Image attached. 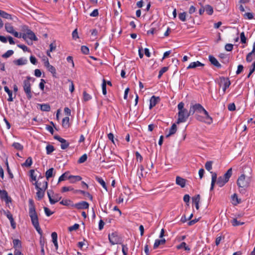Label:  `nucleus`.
<instances>
[{"instance_id": "nucleus-54", "label": "nucleus", "mask_w": 255, "mask_h": 255, "mask_svg": "<svg viewBox=\"0 0 255 255\" xmlns=\"http://www.w3.org/2000/svg\"><path fill=\"white\" fill-rule=\"evenodd\" d=\"M68 82H69L70 83V86H69V90L72 93L74 92V84H73V82L72 81H71V80L70 79H68Z\"/></svg>"}, {"instance_id": "nucleus-15", "label": "nucleus", "mask_w": 255, "mask_h": 255, "mask_svg": "<svg viewBox=\"0 0 255 255\" xmlns=\"http://www.w3.org/2000/svg\"><path fill=\"white\" fill-rule=\"evenodd\" d=\"M209 60L211 62V63L218 68H221L222 65L218 62L217 59L213 55H210L209 56Z\"/></svg>"}, {"instance_id": "nucleus-23", "label": "nucleus", "mask_w": 255, "mask_h": 255, "mask_svg": "<svg viewBox=\"0 0 255 255\" xmlns=\"http://www.w3.org/2000/svg\"><path fill=\"white\" fill-rule=\"evenodd\" d=\"M175 133V123H173L169 129L168 133H166L165 137L168 138L172 134Z\"/></svg>"}, {"instance_id": "nucleus-62", "label": "nucleus", "mask_w": 255, "mask_h": 255, "mask_svg": "<svg viewBox=\"0 0 255 255\" xmlns=\"http://www.w3.org/2000/svg\"><path fill=\"white\" fill-rule=\"evenodd\" d=\"M81 51L84 54H87L89 53V48L87 46H82L81 47Z\"/></svg>"}, {"instance_id": "nucleus-32", "label": "nucleus", "mask_w": 255, "mask_h": 255, "mask_svg": "<svg viewBox=\"0 0 255 255\" xmlns=\"http://www.w3.org/2000/svg\"><path fill=\"white\" fill-rule=\"evenodd\" d=\"M96 179L107 191V186L104 180L98 176L96 177Z\"/></svg>"}, {"instance_id": "nucleus-21", "label": "nucleus", "mask_w": 255, "mask_h": 255, "mask_svg": "<svg viewBox=\"0 0 255 255\" xmlns=\"http://www.w3.org/2000/svg\"><path fill=\"white\" fill-rule=\"evenodd\" d=\"M27 34L28 38L29 39H30V40H34V41L38 40V39L36 37V36H35L34 33L33 32H32L31 30L28 29L27 30Z\"/></svg>"}, {"instance_id": "nucleus-20", "label": "nucleus", "mask_w": 255, "mask_h": 255, "mask_svg": "<svg viewBox=\"0 0 255 255\" xmlns=\"http://www.w3.org/2000/svg\"><path fill=\"white\" fill-rule=\"evenodd\" d=\"M204 65V64L201 63L200 62L197 61L196 62H191L189 66L187 67V69H192L195 68L199 66H203Z\"/></svg>"}, {"instance_id": "nucleus-1", "label": "nucleus", "mask_w": 255, "mask_h": 255, "mask_svg": "<svg viewBox=\"0 0 255 255\" xmlns=\"http://www.w3.org/2000/svg\"><path fill=\"white\" fill-rule=\"evenodd\" d=\"M244 173L238 178L237 184L241 193H244L246 190L250 186L252 179L253 170L250 166H245L243 169Z\"/></svg>"}, {"instance_id": "nucleus-53", "label": "nucleus", "mask_w": 255, "mask_h": 255, "mask_svg": "<svg viewBox=\"0 0 255 255\" xmlns=\"http://www.w3.org/2000/svg\"><path fill=\"white\" fill-rule=\"evenodd\" d=\"M168 70L167 67H163L159 72V75L158 76V78L159 79L161 77V76L163 75L164 73L166 72Z\"/></svg>"}, {"instance_id": "nucleus-40", "label": "nucleus", "mask_w": 255, "mask_h": 255, "mask_svg": "<svg viewBox=\"0 0 255 255\" xmlns=\"http://www.w3.org/2000/svg\"><path fill=\"white\" fill-rule=\"evenodd\" d=\"M46 153L47 154H50L54 150V147L52 145H48L46 147Z\"/></svg>"}, {"instance_id": "nucleus-31", "label": "nucleus", "mask_w": 255, "mask_h": 255, "mask_svg": "<svg viewBox=\"0 0 255 255\" xmlns=\"http://www.w3.org/2000/svg\"><path fill=\"white\" fill-rule=\"evenodd\" d=\"M232 200H233V204L234 205H237L238 204H240L241 202V199H239L237 195L235 193L232 196Z\"/></svg>"}, {"instance_id": "nucleus-48", "label": "nucleus", "mask_w": 255, "mask_h": 255, "mask_svg": "<svg viewBox=\"0 0 255 255\" xmlns=\"http://www.w3.org/2000/svg\"><path fill=\"white\" fill-rule=\"evenodd\" d=\"M179 18L182 21H185L186 20V13L185 12L180 13L178 15Z\"/></svg>"}, {"instance_id": "nucleus-24", "label": "nucleus", "mask_w": 255, "mask_h": 255, "mask_svg": "<svg viewBox=\"0 0 255 255\" xmlns=\"http://www.w3.org/2000/svg\"><path fill=\"white\" fill-rule=\"evenodd\" d=\"M5 29L7 32L10 34L14 31L13 26L9 23L5 24Z\"/></svg>"}, {"instance_id": "nucleus-10", "label": "nucleus", "mask_w": 255, "mask_h": 255, "mask_svg": "<svg viewBox=\"0 0 255 255\" xmlns=\"http://www.w3.org/2000/svg\"><path fill=\"white\" fill-rule=\"evenodd\" d=\"M51 192H52V191H48L47 195L49 199L50 203L51 204H54L55 203L59 201L61 199V197L59 196V195L58 194H53L52 196H51Z\"/></svg>"}, {"instance_id": "nucleus-63", "label": "nucleus", "mask_w": 255, "mask_h": 255, "mask_svg": "<svg viewBox=\"0 0 255 255\" xmlns=\"http://www.w3.org/2000/svg\"><path fill=\"white\" fill-rule=\"evenodd\" d=\"M244 69V67L242 65H239L238 66V69H237V70L236 71V74L237 75L240 74L243 70Z\"/></svg>"}, {"instance_id": "nucleus-6", "label": "nucleus", "mask_w": 255, "mask_h": 255, "mask_svg": "<svg viewBox=\"0 0 255 255\" xmlns=\"http://www.w3.org/2000/svg\"><path fill=\"white\" fill-rule=\"evenodd\" d=\"M31 79V77L27 76L26 79L23 81V90L26 94L27 98L29 100L32 98L31 84L30 83V80Z\"/></svg>"}, {"instance_id": "nucleus-58", "label": "nucleus", "mask_w": 255, "mask_h": 255, "mask_svg": "<svg viewBox=\"0 0 255 255\" xmlns=\"http://www.w3.org/2000/svg\"><path fill=\"white\" fill-rule=\"evenodd\" d=\"M228 109L230 111H234L236 110L235 104L233 103L230 104L228 106Z\"/></svg>"}, {"instance_id": "nucleus-5", "label": "nucleus", "mask_w": 255, "mask_h": 255, "mask_svg": "<svg viewBox=\"0 0 255 255\" xmlns=\"http://www.w3.org/2000/svg\"><path fill=\"white\" fill-rule=\"evenodd\" d=\"M34 184L35 188L37 189L36 196L38 200H41L44 196L45 190L47 188L48 183L47 181H43L42 187H39L38 182H35Z\"/></svg>"}, {"instance_id": "nucleus-22", "label": "nucleus", "mask_w": 255, "mask_h": 255, "mask_svg": "<svg viewBox=\"0 0 255 255\" xmlns=\"http://www.w3.org/2000/svg\"><path fill=\"white\" fill-rule=\"evenodd\" d=\"M165 240L162 239L161 240H156L153 245V249H157L160 245H164L165 243Z\"/></svg>"}, {"instance_id": "nucleus-61", "label": "nucleus", "mask_w": 255, "mask_h": 255, "mask_svg": "<svg viewBox=\"0 0 255 255\" xmlns=\"http://www.w3.org/2000/svg\"><path fill=\"white\" fill-rule=\"evenodd\" d=\"M43 181H45L44 180L43 177L39 176V177L38 178V181H36L35 182H38V185L39 186V187H40V186L42 187L43 186Z\"/></svg>"}, {"instance_id": "nucleus-29", "label": "nucleus", "mask_w": 255, "mask_h": 255, "mask_svg": "<svg viewBox=\"0 0 255 255\" xmlns=\"http://www.w3.org/2000/svg\"><path fill=\"white\" fill-rule=\"evenodd\" d=\"M13 247L15 250L20 249L21 247V242L18 239H14L13 240Z\"/></svg>"}, {"instance_id": "nucleus-33", "label": "nucleus", "mask_w": 255, "mask_h": 255, "mask_svg": "<svg viewBox=\"0 0 255 255\" xmlns=\"http://www.w3.org/2000/svg\"><path fill=\"white\" fill-rule=\"evenodd\" d=\"M53 170L54 168H51L46 171L45 173V176L47 180H48L50 178L52 177Z\"/></svg>"}, {"instance_id": "nucleus-16", "label": "nucleus", "mask_w": 255, "mask_h": 255, "mask_svg": "<svg viewBox=\"0 0 255 255\" xmlns=\"http://www.w3.org/2000/svg\"><path fill=\"white\" fill-rule=\"evenodd\" d=\"M187 180L179 176H176V184L180 186L181 188L185 187Z\"/></svg>"}, {"instance_id": "nucleus-13", "label": "nucleus", "mask_w": 255, "mask_h": 255, "mask_svg": "<svg viewBox=\"0 0 255 255\" xmlns=\"http://www.w3.org/2000/svg\"><path fill=\"white\" fill-rule=\"evenodd\" d=\"M220 82L219 83V85L220 86L226 87L227 88L229 87L231 85V82L229 78L222 77H220Z\"/></svg>"}, {"instance_id": "nucleus-45", "label": "nucleus", "mask_w": 255, "mask_h": 255, "mask_svg": "<svg viewBox=\"0 0 255 255\" xmlns=\"http://www.w3.org/2000/svg\"><path fill=\"white\" fill-rule=\"evenodd\" d=\"M13 54V50H8L6 52H5V53H4L2 55V57L3 58H7L9 57H10V56H11L12 54Z\"/></svg>"}, {"instance_id": "nucleus-36", "label": "nucleus", "mask_w": 255, "mask_h": 255, "mask_svg": "<svg viewBox=\"0 0 255 255\" xmlns=\"http://www.w3.org/2000/svg\"><path fill=\"white\" fill-rule=\"evenodd\" d=\"M205 9L207 13L209 15H212L213 13V8L210 5H206Z\"/></svg>"}, {"instance_id": "nucleus-30", "label": "nucleus", "mask_w": 255, "mask_h": 255, "mask_svg": "<svg viewBox=\"0 0 255 255\" xmlns=\"http://www.w3.org/2000/svg\"><path fill=\"white\" fill-rule=\"evenodd\" d=\"M231 223L232 225L234 227L243 225L245 223L244 222H241L240 221H238L236 218H234L233 220H232L231 221Z\"/></svg>"}, {"instance_id": "nucleus-4", "label": "nucleus", "mask_w": 255, "mask_h": 255, "mask_svg": "<svg viewBox=\"0 0 255 255\" xmlns=\"http://www.w3.org/2000/svg\"><path fill=\"white\" fill-rule=\"evenodd\" d=\"M233 173L232 168H229L227 171L222 176H220L217 181V184L220 187H222L227 183Z\"/></svg>"}, {"instance_id": "nucleus-37", "label": "nucleus", "mask_w": 255, "mask_h": 255, "mask_svg": "<svg viewBox=\"0 0 255 255\" xmlns=\"http://www.w3.org/2000/svg\"><path fill=\"white\" fill-rule=\"evenodd\" d=\"M212 164H213V161H208L206 162L205 165V167L207 170L209 171L210 172L211 170L212 169Z\"/></svg>"}, {"instance_id": "nucleus-18", "label": "nucleus", "mask_w": 255, "mask_h": 255, "mask_svg": "<svg viewBox=\"0 0 255 255\" xmlns=\"http://www.w3.org/2000/svg\"><path fill=\"white\" fill-rule=\"evenodd\" d=\"M176 249H184L185 251L187 252H189L190 251V248L187 245L185 242H181L179 245L176 246Z\"/></svg>"}, {"instance_id": "nucleus-43", "label": "nucleus", "mask_w": 255, "mask_h": 255, "mask_svg": "<svg viewBox=\"0 0 255 255\" xmlns=\"http://www.w3.org/2000/svg\"><path fill=\"white\" fill-rule=\"evenodd\" d=\"M60 203L63 205L65 206H70L71 205L72 206L71 203L72 201L68 199H64L62 200Z\"/></svg>"}, {"instance_id": "nucleus-42", "label": "nucleus", "mask_w": 255, "mask_h": 255, "mask_svg": "<svg viewBox=\"0 0 255 255\" xmlns=\"http://www.w3.org/2000/svg\"><path fill=\"white\" fill-rule=\"evenodd\" d=\"M68 172H66L63 173L61 176H60L58 179V182L65 180L66 179H68L69 176H68Z\"/></svg>"}, {"instance_id": "nucleus-52", "label": "nucleus", "mask_w": 255, "mask_h": 255, "mask_svg": "<svg viewBox=\"0 0 255 255\" xmlns=\"http://www.w3.org/2000/svg\"><path fill=\"white\" fill-rule=\"evenodd\" d=\"M43 209H44L45 213V214L47 216L49 217V216H51V215H52L54 213L53 212L51 211L50 210V209L48 208H47V207H44Z\"/></svg>"}, {"instance_id": "nucleus-46", "label": "nucleus", "mask_w": 255, "mask_h": 255, "mask_svg": "<svg viewBox=\"0 0 255 255\" xmlns=\"http://www.w3.org/2000/svg\"><path fill=\"white\" fill-rule=\"evenodd\" d=\"M47 69L48 71L52 74L53 76L56 77V72L55 67L52 65H51L50 66H49V68Z\"/></svg>"}, {"instance_id": "nucleus-7", "label": "nucleus", "mask_w": 255, "mask_h": 255, "mask_svg": "<svg viewBox=\"0 0 255 255\" xmlns=\"http://www.w3.org/2000/svg\"><path fill=\"white\" fill-rule=\"evenodd\" d=\"M195 112L199 113H204V115H207V111L200 104H195L192 105L190 107V113L193 115Z\"/></svg>"}, {"instance_id": "nucleus-8", "label": "nucleus", "mask_w": 255, "mask_h": 255, "mask_svg": "<svg viewBox=\"0 0 255 255\" xmlns=\"http://www.w3.org/2000/svg\"><path fill=\"white\" fill-rule=\"evenodd\" d=\"M109 240L112 245L121 244L122 239L119 236L118 233L114 232L109 234Z\"/></svg>"}, {"instance_id": "nucleus-14", "label": "nucleus", "mask_w": 255, "mask_h": 255, "mask_svg": "<svg viewBox=\"0 0 255 255\" xmlns=\"http://www.w3.org/2000/svg\"><path fill=\"white\" fill-rule=\"evenodd\" d=\"M128 190V189L125 188V191L123 193H122L119 197L118 199H117V203L118 204H120L123 203L124 200H126L127 201L128 200V194L127 193L126 191Z\"/></svg>"}, {"instance_id": "nucleus-39", "label": "nucleus", "mask_w": 255, "mask_h": 255, "mask_svg": "<svg viewBox=\"0 0 255 255\" xmlns=\"http://www.w3.org/2000/svg\"><path fill=\"white\" fill-rule=\"evenodd\" d=\"M40 109L43 111L48 112L50 110V106L49 104L40 105Z\"/></svg>"}, {"instance_id": "nucleus-12", "label": "nucleus", "mask_w": 255, "mask_h": 255, "mask_svg": "<svg viewBox=\"0 0 255 255\" xmlns=\"http://www.w3.org/2000/svg\"><path fill=\"white\" fill-rule=\"evenodd\" d=\"M54 138L61 143V148L62 149H65L69 146V143L67 142L65 139L61 137L59 135H56L54 136Z\"/></svg>"}, {"instance_id": "nucleus-28", "label": "nucleus", "mask_w": 255, "mask_h": 255, "mask_svg": "<svg viewBox=\"0 0 255 255\" xmlns=\"http://www.w3.org/2000/svg\"><path fill=\"white\" fill-rule=\"evenodd\" d=\"M74 192L76 193H80L82 194V195H85V196L88 197L91 200H92L93 199L92 196L89 192H85L84 191L81 190H76L74 191Z\"/></svg>"}, {"instance_id": "nucleus-26", "label": "nucleus", "mask_w": 255, "mask_h": 255, "mask_svg": "<svg viewBox=\"0 0 255 255\" xmlns=\"http://www.w3.org/2000/svg\"><path fill=\"white\" fill-rule=\"evenodd\" d=\"M0 16L3 17V18L7 19H12V16L10 14L6 13V12L0 10Z\"/></svg>"}, {"instance_id": "nucleus-19", "label": "nucleus", "mask_w": 255, "mask_h": 255, "mask_svg": "<svg viewBox=\"0 0 255 255\" xmlns=\"http://www.w3.org/2000/svg\"><path fill=\"white\" fill-rule=\"evenodd\" d=\"M68 179L70 180L71 183H74L76 181H81L82 180V177L79 175H70L68 176Z\"/></svg>"}, {"instance_id": "nucleus-2", "label": "nucleus", "mask_w": 255, "mask_h": 255, "mask_svg": "<svg viewBox=\"0 0 255 255\" xmlns=\"http://www.w3.org/2000/svg\"><path fill=\"white\" fill-rule=\"evenodd\" d=\"M29 215L30 217L32 224L38 233L39 234H41V229L39 226L38 216L36 213L34 202L32 199L29 200Z\"/></svg>"}, {"instance_id": "nucleus-27", "label": "nucleus", "mask_w": 255, "mask_h": 255, "mask_svg": "<svg viewBox=\"0 0 255 255\" xmlns=\"http://www.w3.org/2000/svg\"><path fill=\"white\" fill-rule=\"evenodd\" d=\"M255 58V53L253 51L249 53L246 57V61L248 62H251L254 58Z\"/></svg>"}, {"instance_id": "nucleus-56", "label": "nucleus", "mask_w": 255, "mask_h": 255, "mask_svg": "<svg viewBox=\"0 0 255 255\" xmlns=\"http://www.w3.org/2000/svg\"><path fill=\"white\" fill-rule=\"evenodd\" d=\"M210 173L212 174V181L211 182L215 183L217 181V174L215 172H213L212 171H210Z\"/></svg>"}, {"instance_id": "nucleus-51", "label": "nucleus", "mask_w": 255, "mask_h": 255, "mask_svg": "<svg viewBox=\"0 0 255 255\" xmlns=\"http://www.w3.org/2000/svg\"><path fill=\"white\" fill-rule=\"evenodd\" d=\"M79 228V225L78 224H75L73 226L69 227L68 228V230L70 232H72L73 231H75L78 229Z\"/></svg>"}, {"instance_id": "nucleus-35", "label": "nucleus", "mask_w": 255, "mask_h": 255, "mask_svg": "<svg viewBox=\"0 0 255 255\" xmlns=\"http://www.w3.org/2000/svg\"><path fill=\"white\" fill-rule=\"evenodd\" d=\"M26 60H23L22 58L18 59L13 61V63L18 66L24 65L26 64Z\"/></svg>"}, {"instance_id": "nucleus-57", "label": "nucleus", "mask_w": 255, "mask_h": 255, "mask_svg": "<svg viewBox=\"0 0 255 255\" xmlns=\"http://www.w3.org/2000/svg\"><path fill=\"white\" fill-rule=\"evenodd\" d=\"M5 194L6 196L8 195L7 192L5 190H1L0 193V197L1 199L4 200L5 198Z\"/></svg>"}, {"instance_id": "nucleus-25", "label": "nucleus", "mask_w": 255, "mask_h": 255, "mask_svg": "<svg viewBox=\"0 0 255 255\" xmlns=\"http://www.w3.org/2000/svg\"><path fill=\"white\" fill-rule=\"evenodd\" d=\"M4 91L8 94V98L7 100L9 102H12L13 100V98L12 97V92L9 89V88L7 86H5L4 87Z\"/></svg>"}, {"instance_id": "nucleus-60", "label": "nucleus", "mask_w": 255, "mask_h": 255, "mask_svg": "<svg viewBox=\"0 0 255 255\" xmlns=\"http://www.w3.org/2000/svg\"><path fill=\"white\" fill-rule=\"evenodd\" d=\"M72 37L74 39L76 40L79 38L77 29H75L72 32Z\"/></svg>"}, {"instance_id": "nucleus-50", "label": "nucleus", "mask_w": 255, "mask_h": 255, "mask_svg": "<svg viewBox=\"0 0 255 255\" xmlns=\"http://www.w3.org/2000/svg\"><path fill=\"white\" fill-rule=\"evenodd\" d=\"M87 159V156L86 154H84L80 157V158L78 159V162L79 163H82L86 161Z\"/></svg>"}, {"instance_id": "nucleus-49", "label": "nucleus", "mask_w": 255, "mask_h": 255, "mask_svg": "<svg viewBox=\"0 0 255 255\" xmlns=\"http://www.w3.org/2000/svg\"><path fill=\"white\" fill-rule=\"evenodd\" d=\"M102 92L103 94L104 95H106L107 94V90H106V81L105 79H103V83L102 85Z\"/></svg>"}, {"instance_id": "nucleus-47", "label": "nucleus", "mask_w": 255, "mask_h": 255, "mask_svg": "<svg viewBox=\"0 0 255 255\" xmlns=\"http://www.w3.org/2000/svg\"><path fill=\"white\" fill-rule=\"evenodd\" d=\"M91 99V96L86 91L83 92V99L85 102H87Z\"/></svg>"}, {"instance_id": "nucleus-3", "label": "nucleus", "mask_w": 255, "mask_h": 255, "mask_svg": "<svg viewBox=\"0 0 255 255\" xmlns=\"http://www.w3.org/2000/svg\"><path fill=\"white\" fill-rule=\"evenodd\" d=\"M184 103L182 102L179 103L177 106L178 110V119L176 124L185 122L191 113H190V110L188 111L184 108Z\"/></svg>"}, {"instance_id": "nucleus-38", "label": "nucleus", "mask_w": 255, "mask_h": 255, "mask_svg": "<svg viewBox=\"0 0 255 255\" xmlns=\"http://www.w3.org/2000/svg\"><path fill=\"white\" fill-rule=\"evenodd\" d=\"M32 163V158L30 157H28L25 162L22 164V166L30 167Z\"/></svg>"}, {"instance_id": "nucleus-55", "label": "nucleus", "mask_w": 255, "mask_h": 255, "mask_svg": "<svg viewBox=\"0 0 255 255\" xmlns=\"http://www.w3.org/2000/svg\"><path fill=\"white\" fill-rule=\"evenodd\" d=\"M241 41L242 43H246L247 42V38L245 36V33L242 32L240 34Z\"/></svg>"}, {"instance_id": "nucleus-9", "label": "nucleus", "mask_w": 255, "mask_h": 255, "mask_svg": "<svg viewBox=\"0 0 255 255\" xmlns=\"http://www.w3.org/2000/svg\"><path fill=\"white\" fill-rule=\"evenodd\" d=\"M195 118L198 121L204 123L207 125H211L213 123V119L209 115L208 112H207V115H205V117H202L201 116L196 114Z\"/></svg>"}, {"instance_id": "nucleus-59", "label": "nucleus", "mask_w": 255, "mask_h": 255, "mask_svg": "<svg viewBox=\"0 0 255 255\" xmlns=\"http://www.w3.org/2000/svg\"><path fill=\"white\" fill-rule=\"evenodd\" d=\"M225 49L227 51H231L233 50V45L232 44H227L225 45Z\"/></svg>"}, {"instance_id": "nucleus-34", "label": "nucleus", "mask_w": 255, "mask_h": 255, "mask_svg": "<svg viewBox=\"0 0 255 255\" xmlns=\"http://www.w3.org/2000/svg\"><path fill=\"white\" fill-rule=\"evenodd\" d=\"M62 126L64 128H68L69 126V118L68 117H65L62 120Z\"/></svg>"}, {"instance_id": "nucleus-41", "label": "nucleus", "mask_w": 255, "mask_h": 255, "mask_svg": "<svg viewBox=\"0 0 255 255\" xmlns=\"http://www.w3.org/2000/svg\"><path fill=\"white\" fill-rule=\"evenodd\" d=\"M193 203L194 204L197 203H200V196L199 194H197L192 197Z\"/></svg>"}, {"instance_id": "nucleus-64", "label": "nucleus", "mask_w": 255, "mask_h": 255, "mask_svg": "<svg viewBox=\"0 0 255 255\" xmlns=\"http://www.w3.org/2000/svg\"><path fill=\"white\" fill-rule=\"evenodd\" d=\"M244 16L247 17V18L249 19H252L254 17L253 14L251 12L245 13L244 14Z\"/></svg>"}, {"instance_id": "nucleus-44", "label": "nucleus", "mask_w": 255, "mask_h": 255, "mask_svg": "<svg viewBox=\"0 0 255 255\" xmlns=\"http://www.w3.org/2000/svg\"><path fill=\"white\" fill-rule=\"evenodd\" d=\"M12 146L17 150H21L23 149V146L18 142H14Z\"/></svg>"}, {"instance_id": "nucleus-17", "label": "nucleus", "mask_w": 255, "mask_h": 255, "mask_svg": "<svg viewBox=\"0 0 255 255\" xmlns=\"http://www.w3.org/2000/svg\"><path fill=\"white\" fill-rule=\"evenodd\" d=\"M159 101V97H156L154 96H152L150 100L149 109H151L154 107Z\"/></svg>"}, {"instance_id": "nucleus-11", "label": "nucleus", "mask_w": 255, "mask_h": 255, "mask_svg": "<svg viewBox=\"0 0 255 255\" xmlns=\"http://www.w3.org/2000/svg\"><path fill=\"white\" fill-rule=\"evenodd\" d=\"M89 206V203L86 201H82L75 204H72V207H74L79 210L88 209Z\"/></svg>"}]
</instances>
